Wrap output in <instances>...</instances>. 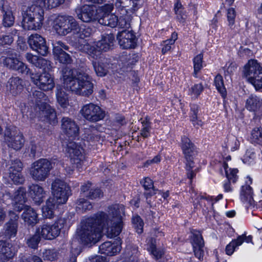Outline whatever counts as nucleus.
<instances>
[{
  "mask_svg": "<svg viewBox=\"0 0 262 262\" xmlns=\"http://www.w3.org/2000/svg\"><path fill=\"white\" fill-rule=\"evenodd\" d=\"M102 194V192L99 189H91L86 196L90 199H95L101 198Z\"/></svg>",
  "mask_w": 262,
  "mask_h": 262,
  "instance_id": "13d9d810",
  "label": "nucleus"
},
{
  "mask_svg": "<svg viewBox=\"0 0 262 262\" xmlns=\"http://www.w3.org/2000/svg\"><path fill=\"white\" fill-rule=\"evenodd\" d=\"M29 194L34 203L38 205L43 202L47 195L43 187L37 184H33L29 186Z\"/></svg>",
  "mask_w": 262,
  "mask_h": 262,
  "instance_id": "393cba45",
  "label": "nucleus"
},
{
  "mask_svg": "<svg viewBox=\"0 0 262 262\" xmlns=\"http://www.w3.org/2000/svg\"><path fill=\"white\" fill-rule=\"evenodd\" d=\"M203 90V86L202 84H195L189 90V94L192 97L196 98Z\"/></svg>",
  "mask_w": 262,
  "mask_h": 262,
  "instance_id": "864d4df0",
  "label": "nucleus"
},
{
  "mask_svg": "<svg viewBox=\"0 0 262 262\" xmlns=\"http://www.w3.org/2000/svg\"><path fill=\"white\" fill-rule=\"evenodd\" d=\"M91 34V30L89 28L85 27H80L78 25V29L76 31H74L73 35L76 39H84L85 38L90 37Z\"/></svg>",
  "mask_w": 262,
  "mask_h": 262,
  "instance_id": "79ce46f5",
  "label": "nucleus"
},
{
  "mask_svg": "<svg viewBox=\"0 0 262 262\" xmlns=\"http://www.w3.org/2000/svg\"><path fill=\"white\" fill-rule=\"evenodd\" d=\"M214 84L217 91L221 93L223 97L226 94V91L225 88L223 79L221 75H217L214 78Z\"/></svg>",
  "mask_w": 262,
  "mask_h": 262,
  "instance_id": "49530a36",
  "label": "nucleus"
},
{
  "mask_svg": "<svg viewBox=\"0 0 262 262\" xmlns=\"http://www.w3.org/2000/svg\"><path fill=\"white\" fill-rule=\"evenodd\" d=\"M24 85V81L18 77H13L7 82V91L13 96H16L21 92Z\"/></svg>",
  "mask_w": 262,
  "mask_h": 262,
  "instance_id": "c756f323",
  "label": "nucleus"
},
{
  "mask_svg": "<svg viewBox=\"0 0 262 262\" xmlns=\"http://www.w3.org/2000/svg\"><path fill=\"white\" fill-rule=\"evenodd\" d=\"M60 204L51 198L46 201V205L42 207V214L44 217L51 219L54 215V210Z\"/></svg>",
  "mask_w": 262,
  "mask_h": 262,
  "instance_id": "c9c22d12",
  "label": "nucleus"
},
{
  "mask_svg": "<svg viewBox=\"0 0 262 262\" xmlns=\"http://www.w3.org/2000/svg\"><path fill=\"white\" fill-rule=\"evenodd\" d=\"M52 193L53 197L51 198L58 204H64L72 194L70 186L64 181L56 179L52 183Z\"/></svg>",
  "mask_w": 262,
  "mask_h": 262,
  "instance_id": "9d476101",
  "label": "nucleus"
},
{
  "mask_svg": "<svg viewBox=\"0 0 262 262\" xmlns=\"http://www.w3.org/2000/svg\"><path fill=\"white\" fill-rule=\"evenodd\" d=\"M64 0H38V3L45 8H53L63 3Z\"/></svg>",
  "mask_w": 262,
  "mask_h": 262,
  "instance_id": "c03bdc74",
  "label": "nucleus"
},
{
  "mask_svg": "<svg viewBox=\"0 0 262 262\" xmlns=\"http://www.w3.org/2000/svg\"><path fill=\"white\" fill-rule=\"evenodd\" d=\"M227 19L229 22V25L232 26L234 24L236 12L234 8H230L227 10Z\"/></svg>",
  "mask_w": 262,
  "mask_h": 262,
  "instance_id": "5fc2aeb1",
  "label": "nucleus"
},
{
  "mask_svg": "<svg viewBox=\"0 0 262 262\" xmlns=\"http://www.w3.org/2000/svg\"><path fill=\"white\" fill-rule=\"evenodd\" d=\"M42 257L44 260L52 261L56 257V254L53 250H45L42 253Z\"/></svg>",
  "mask_w": 262,
  "mask_h": 262,
  "instance_id": "4d7b16f0",
  "label": "nucleus"
},
{
  "mask_svg": "<svg viewBox=\"0 0 262 262\" xmlns=\"http://www.w3.org/2000/svg\"><path fill=\"white\" fill-rule=\"evenodd\" d=\"M10 221L7 222L4 227L3 231L0 233L1 235H4L7 238L14 237L17 231L18 224L17 222L18 218V215L13 211H9Z\"/></svg>",
  "mask_w": 262,
  "mask_h": 262,
  "instance_id": "5701e85b",
  "label": "nucleus"
},
{
  "mask_svg": "<svg viewBox=\"0 0 262 262\" xmlns=\"http://www.w3.org/2000/svg\"><path fill=\"white\" fill-rule=\"evenodd\" d=\"M26 190L24 188L20 187L16 191L13 196V206L14 209L17 211H21L24 208V203L26 201Z\"/></svg>",
  "mask_w": 262,
  "mask_h": 262,
  "instance_id": "c85d7f7f",
  "label": "nucleus"
},
{
  "mask_svg": "<svg viewBox=\"0 0 262 262\" xmlns=\"http://www.w3.org/2000/svg\"><path fill=\"white\" fill-rule=\"evenodd\" d=\"M108 214L103 212L97 213L82 223L78 235L84 244H95L102 237V231L107 229L108 236H118L122 229V215L124 207L122 204H114L108 208Z\"/></svg>",
  "mask_w": 262,
  "mask_h": 262,
  "instance_id": "f257e3e1",
  "label": "nucleus"
},
{
  "mask_svg": "<svg viewBox=\"0 0 262 262\" xmlns=\"http://www.w3.org/2000/svg\"><path fill=\"white\" fill-rule=\"evenodd\" d=\"M5 139L8 146L15 150L20 149L24 143L23 135L20 133L15 134L14 132H7L5 134Z\"/></svg>",
  "mask_w": 262,
  "mask_h": 262,
  "instance_id": "b1692460",
  "label": "nucleus"
},
{
  "mask_svg": "<svg viewBox=\"0 0 262 262\" xmlns=\"http://www.w3.org/2000/svg\"><path fill=\"white\" fill-rule=\"evenodd\" d=\"M21 217L26 224L32 226L36 225L39 221L35 210L29 206L25 208Z\"/></svg>",
  "mask_w": 262,
  "mask_h": 262,
  "instance_id": "2f4dec72",
  "label": "nucleus"
},
{
  "mask_svg": "<svg viewBox=\"0 0 262 262\" xmlns=\"http://www.w3.org/2000/svg\"><path fill=\"white\" fill-rule=\"evenodd\" d=\"M191 244L195 256L200 260H202L204 255V241L199 232L193 234Z\"/></svg>",
  "mask_w": 262,
  "mask_h": 262,
  "instance_id": "bb28decb",
  "label": "nucleus"
},
{
  "mask_svg": "<svg viewBox=\"0 0 262 262\" xmlns=\"http://www.w3.org/2000/svg\"><path fill=\"white\" fill-rule=\"evenodd\" d=\"M85 262H107V260L105 257L100 255H96L94 256H90L88 258H86Z\"/></svg>",
  "mask_w": 262,
  "mask_h": 262,
  "instance_id": "680f3d73",
  "label": "nucleus"
},
{
  "mask_svg": "<svg viewBox=\"0 0 262 262\" xmlns=\"http://www.w3.org/2000/svg\"><path fill=\"white\" fill-rule=\"evenodd\" d=\"M66 223L64 219H59L53 224H43L37 229V233L45 239H53L59 235Z\"/></svg>",
  "mask_w": 262,
  "mask_h": 262,
  "instance_id": "9b49d317",
  "label": "nucleus"
},
{
  "mask_svg": "<svg viewBox=\"0 0 262 262\" xmlns=\"http://www.w3.org/2000/svg\"><path fill=\"white\" fill-rule=\"evenodd\" d=\"M20 262H42L41 259L36 255L23 256Z\"/></svg>",
  "mask_w": 262,
  "mask_h": 262,
  "instance_id": "6e6d98bb",
  "label": "nucleus"
},
{
  "mask_svg": "<svg viewBox=\"0 0 262 262\" xmlns=\"http://www.w3.org/2000/svg\"><path fill=\"white\" fill-rule=\"evenodd\" d=\"M117 39L119 45L123 49L134 48L136 46V36L131 31L125 30L119 32Z\"/></svg>",
  "mask_w": 262,
  "mask_h": 262,
  "instance_id": "aec40b11",
  "label": "nucleus"
},
{
  "mask_svg": "<svg viewBox=\"0 0 262 262\" xmlns=\"http://www.w3.org/2000/svg\"><path fill=\"white\" fill-rule=\"evenodd\" d=\"M27 60L35 67L42 69L43 70H49L51 68V62L42 58H38L31 53L26 54Z\"/></svg>",
  "mask_w": 262,
  "mask_h": 262,
  "instance_id": "473e14b6",
  "label": "nucleus"
},
{
  "mask_svg": "<svg viewBox=\"0 0 262 262\" xmlns=\"http://www.w3.org/2000/svg\"><path fill=\"white\" fill-rule=\"evenodd\" d=\"M203 54L200 53L195 56L193 58V68H194V76L196 77L197 73L201 70L203 67Z\"/></svg>",
  "mask_w": 262,
  "mask_h": 262,
  "instance_id": "de8ad7c7",
  "label": "nucleus"
},
{
  "mask_svg": "<svg viewBox=\"0 0 262 262\" xmlns=\"http://www.w3.org/2000/svg\"><path fill=\"white\" fill-rule=\"evenodd\" d=\"M51 68L49 70H43L44 72L40 75L34 73L30 74L32 82L42 90H51L55 86L53 78L49 73Z\"/></svg>",
  "mask_w": 262,
  "mask_h": 262,
  "instance_id": "ddd939ff",
  "label": "nucleus"
},
{
  "mask_svg": "<svg viewBox=\"0 0 262 262\" xmlns=\"http://www.w3.org/2000/svg\"><path fill=\"white\" fill-rule=\"evenodd\" d=\"M13 41V38L10 35H3L0 36V44L2 45H10Z\"/></svg>",
  "mask_w": 262,
  "mask_h": 262,
  "instance_id": "bf43d9fd",
  "label": "nucleus"
},
{
  "mask_svg": "<svg viewBox=\"0 0 262 262\" xmlns=\"http://www.w3.org/2000/svg\"><path fill=\"white\" fill-rule=\"evenodd\" d=\"M66 151L70 158L71 162L76 165V167L78 169L81 168L85 158L82 152V148L76 142L70 141L67 145Z\"/></svg>",
  "mask_w": 262,
  "mask_h": 262,
  "instance_id": "4468645a",
  "label": "nucleus"
},
{
  "mask_svg": "<svg viewBox=\"0 0 262 262\" xmlns=\"http://www.w3.org/2000/svg\"><path fill=\"white\" fill-rule=\"evenodd\" d=\"M16 254V250L11 243L0 241V260L7 262L12 259Z\"/></svg>",
  "mask_w": 262,
  "mask_h": 262,
  "instance_id": "cd10ccee",
  "label": "nucleus"
},
{
  "mask_svg": "<svg viewBox=\"0 0 262 262\" xmlns=\"http://www.w3.org/2000/svg\"><path fill=\"white\" fill-rule=\"evenodd\" d=\"M92 64L98 76H104L108 72L110 64L106 59H101L98 61H93Z\"/></svg>",
  "mask_w": 262,
  "mask_h": 262,
  "instance_id": "f704fd0d",
  "label": "nucleus"
},
{
  "mask_svg": "<svg viewBox=\"0 0 262 262\" xmlns=\"http://www.w3.org/2000/svg\"><path fill=\"white\" fill-rule=\"evenodd\" d=\"M143 127L140 131V135L143 138H148L150 136L151 129L150 123L149 119L146 118L142 122Z\"/></svg>",
  "mask_w": 262,
  "mask_h": 262,
  "instance_id": "09e8293b",
  "label": "nucleus"
},
{
  "mask_svg": "<svg viewBox=\"0 0 262 262\" xmlns=\"http://www.w3.org/2000/svg\"><path fill=\"white\" fill-rule=\"evenodd\" d=\"M80 113L84 118L91 122H97L103 119L105 116L104 112L101 108L92 103L82 106Z\"/></svg>",
  "mask_w": 262,
  "mask_h": 262,
  "instance_id": "f8f14e48",
  "label": "nucleus"
},
{
  "mask_svg": "<svg viewBox=\"0 0 262 262\" xmlns=\"http://www.w3.org/2000/svg\"><path fill=\"white\" fill-rule=\"evenodd\" d=\"M28 43L34 51L42 56H45L48 52L46 40L41 35L38 34L31 35L28 39Z\"/></svg>",
  "mask_w": 262,
  "mask_h": 262,
  "instance_id": "f3484780",
  "label": "nucleus"
},
{
  "mask_svg": "<svg viewBox=\"0 0 262 262\" xmlns=\"http://www.w3.org/2000/svg\"><path fill=\"white\" fill-rule=\"evenodd\" d=\"M250 139L253 143L262 145V128H254L251 133Z\"/></svg>",
  "mask_w": 262,
  "mask_h": 262,
  "instance_id": "ea45409f",
  "label": "nucleus"
},
{
  "mask_svg": "<svg viewBox=\"0 0 262 262\" xmlns=\"http://www.w3.org/2000/svg\"><path fill=\"white\" fill-rule=\"evenodd\" d=\"M114 6L112 4H106L100 7V10L103 13L102 15H105L110 14Z\"/></svg>",
  "mask_w": 262,
  "mask_h": 262,
  "instance_id": "e2e57ef3",
  "label": "nucleus"
},
{
  "mask_svg": "<svg viewBox=\"0 0 262 262\" xmlns=\"http://www.w3.org/2000/svg\"><path fill=\"white\" fill-rule=\"evenodd\" d=\"M132 222L136 232L140 234L143 232L144 223L139 216H135L133 217Z\"/></svg>",
  "mask_w": 262,
  "mask_h": 262,
  "instance_id": "3c124183",
  "label": "nucleus"
},
{
  "mask_svg": "<svg viewBox=\"0 0 262 262\" xmlns=\"http://www.w3.org/2000/svg\"><path fill=\"white\" fill-rule=\"evenodd\" d=\"M40 236L36 232L34 235L28 239L27 242L28 246L31 248H36L40 241Z\"/></svg>",
  "mask_w": 262,
  "mask_h": 262,
  "instance_id": "603ef678",
  "label": "nucleus"
},
{
  "mask_svg": "<svg viewBox=\"0 0 262 262\" xmlns=\"http://www.w3.org/2000/svg\"><path fill=\"white\" fill-rule=\"evenodd\" d=\"M223 170L228 181H231L232 183H235L237 181L238 171L237 169L229 168L226 163H224L221 170L223 171Z\"/></svg>",
  "mask_w": 262,
  "mask_h": 262,
  "instance_id": "4c0bfd02",
  "label": "nucleus"
},
{
  "mask_svg": "<svg viewBox=\"0 0 262 262\" xmlns=\"http://www.w3.org/2000/svg\"><path fill=\"white\" fill-rule=\"evenodd\" d=\"M53 52L54 57L60 63L69 64L72 61L70 56L64 50H68L69 47L61 41H57L53 43Z\"/></svg>",
  "mask_w": 262,
  "mask_h": 262,
  "instance_id": "2eb2a0df",
  "label": "nucleus"
},
{
  "mask_svg": "<svg viewBox=\"0 0 262 262\" xmlns=\"http://www.w3.org/2000/svg\"><path fill=\"white\" fill-rule=\"evenodd\" d=\"M147 249L150 254L156 259L161 258L163 254L162 250L156 248V240L153 238H151L149 240V247L147 248Z\"/></svg>",
  "mask_w": 262,
  "mask_h": 262,
  "instance_id": "37998d69",
  "label": "nucleus"
},
{
  "mask_svg": "<svg viewBox=\"0 0 262 262\" xmlns=\"http://www.w3.org/2000/svg\"><path fill=\"white\" fill-rule=\"evenodd\" d=\"M99 249L101 253L112 256L121 250V246L117 244H112L111 242H106L99 246Z\"/></svg>",
  "mask_w": 262,
  "mask_h": 262,
  "instance_id": "72a5a7b5",
  "label": "nucleus"
},
{
  "mask_svg": "<svg viewBox=\"0 0 262 262\" xmlns=\"http://www.w3.org/2000/svg\"><path fill=\"white\" fill-rule=\"evenodd\" d=\"M141 183L144 189L146 190L154 189V187L153 181L148 177L145 178Z\"/></svg>",
  "mask_w": 262,
  "mask_h": 262,
  "instance_id": "052dcab7",
  "label": "nucleus"
},
{
  "mask_svg": "<svg viewBox=\"0 0 262 262\" xmlns=\"http://www.w3.org/2000/svg\"><path fill=\"white\" fill-rule=\"evenodd\" d=\"M3 63L9 69L17 71L23 74H28L30 70L26 64L16 58V54H12L8 57H5Z\"/></svg>",
  "mask_w": 262,
  "mask_h": 262,
  "instance_id": "412c9836",
  "label": "nucleus"
},
{
  "mask_svg": "<svg viewBox=\"0 0 262 262\" xmlns=\"http://www.w3.org/2000/svg\"><path fill=\"white\" fill-rule=\"evenodd\" d=\"M77 208L82 211L89 210L92 208L91 203L83 198L79 199L77 202Z\"/></svg>",
  "mask_w": 262,
  "mask_h": 262,
  "instance_id": "8fccbe9b",
  "label": "nucleus"
},
{
  "mask_svg": "<svg viewBox=\"0 0 262 262\" xmlns=\"http://www.w3.org/2000/svg\"><path fill=\"white\" fill-rule=\"evenodd\" d=\"M62 79L64 87L76 94L88 96L93 92L91 78L87 74L76 70L65 69Z\"/></svg>",
  "mask_w": 262,
  "mask_h": 262,
  "instance_id": "f03ea898",
  "label": "nucleus"
},
{
  "mask_svg": "<svg viewBox=\"0 0 262 262\" xmlns=\"http://www.w3.org/2000/svg\"><path fill=\"white\" fill-rule=\"evenodd\" d=\"M248 179L246 184L242 186L240 197L241 200L245 203H247L249 207H254L255 206V202L253 199V191L250 184L252 183V179L250 177H247Z\"/></svg>",
  "mask_w": 262,
  "mask_h": 262,
  "instance_id": "a878e982",
  "label": "nucleus"
},
{
  "mask_svg": "<svg viewBox=\"0 0 262 262\" xmlns=\"http://www.w3.org/2000/svg\"><path fill=\"white\" fill-rule=\"evenodd\" d=\"M43 6L34 0L33 4L28 7L23 14V27L25 29L37 30L41 28L44 19Z\"/></svg>",
  "mask_w": 262,
  "mask_h": 262,
  "instance_id": "20e7f679",
  "label": "nucleus"
},
{
  "mask_svg": "<svg viewBox=\"0 0 262 262\" xmlns=\"http://www.w3.org/2000/svg\"><path fill=\"white\" fill-rule=\"evenodd\" d=\"M118 16L114 14L102 15L99 19V23L104 26H110L114 28L117 26L118 24Z\"/></svg>",
  "mask_w": 262,
  "mask_h": 262,
  "instance_id": "e433bc0d",
  "label": "nucleus"
},
{
  "mask_svg": "<svg viewBox=\"0 0 262 262\" xmlns=\"http://www.w3.org/2000/svg\"><path fill=\"white\" fill-rule=\"evenodd\" d=\"M75 12L78 18L83 22L89 23L96 18V7L91 5H83L76 8Z\"/></svg>",
  "mask_w": 262,
  "mask_h": 262,
  "instance_id": "a211bd4d",
  "label": "nucleus"
},
{
  "mask_svg": "<svg viewBox=\"0 0 262 262\" xmlns=\"http://www.w3.org/2000/svg\"><path fill=\"white\" fill-rule=\"evenodd\" d=\"M53 164L47 159H40L31 165L29 173L35 181H44L49 176Z\"/></svg>",
  "mask_w": 262,
  "mask_h": 262,
  "instance_id": "6e6552de",
  "label": "nucleus"
},
{
  "mask_svg": "<svg viewBox=\"0 0 262 262\" xmlns=\"http://www.w3.org/2000/svg\"><path fill=\"white\" fill-rule=\"evenodd\" d=\"M186 164V169L187 170V177L190 180H191L195 176V173L193 170H192V168L194 167V162H193V166L191 167H190L189 165L187 166V163Z\"/></svg>",
  "mask_w": 262,
  "mask_h": 262,
  "instance_id": "338daca9",
  "label": "nucleus"
},
{
  "mask_svg": "<svg viewBox=\"0 0 262 262\" xmlns=\"http://www.w3.org/2000/svg\"><path fill=\"white\" fill-rule=\"evenodd\" d=\"M181 147L187 161V165L192 167L193 158L196 152L193 144L189 138L184 136L182 138Z\"/></svg>",
  "mask_w": 262,
  "mask_h": 262,
  "instance_id": "4be33fe9",
  "label": "nucleus"
},
{
  "mask_svg": "<svg viewBox=\"0 0 262 262\" xmlns=\"http://www.w3.org/2000/svg\"><path fill=\"white\" fill-rule=\"evenodd\" d=\"M191 121L192 122L193 126L196 128H199L203 125V122L198 119V117L196 116H191Z\"/></svg>",
  "mask_w": 262,
  "mask_h": 262,
  "instance_id": "0e129e2a",
  "label": "nucleus"
},
{
  "mask_svg": "<svg viewBox=\"0 0 262 262\" xmlns=\"http://www.w3.org/2000/svg\"><path fill=\"white\" fill-rule=\"evenodd\" d=\"M35 102L34 107L35 116L42 121L55 124L57 122L55 111L50 105L47 104L46 96L41 91H35L33 94Z\"/></svg>",
  "mask_w": 262,
  "mask_h": 262,
  "instance_id": "7ed1b4c3",
  "label": "nucleus"
},
{
  "mask_svg": "<svg viewBox=\"0 0 262 262\" xmlns=\"http://www.w3.org/2000/svg\"><path fill=\"white\" fill-rule=\"evenodd\" d=\"M172 44H170L168 40H166L163 41V47L162 49V52L163 54L166 53L167 51L171 49V46Z\"/></svg>",
  "mask_w": 262,
  "mask_h": 262,
  "instance_id": "774afa93",
  "label": "nucleus"
},
{
  "mask_svg": "<svg viewBox=\"0 0 262 262\" xmlns=\"http://www.w3.org/2000/svg\"><path fill=\"white\" fill-rule=\"evenodd\" d=\"M243 242V236H238L236 239L232 240L226 246L225 249L226 253L228 255H232L236 248L241 246Z\"/></svg>",
  "mask_w": 262,
  "mask_h": 262,
  "instance_id": "58836bf2",
  "label": "nucleus"
},
{
  "mask_svg": "<svg viewBox=\"0 0 262 262\" xmlns=\"http://www.w3.org/2000/svg\"><path fill=\"white\" fill-rule=\"evenodd\" d=\"M51 22L54 31L60 36H66L67 34L76 31L78 27V23L75 19L70 15H56L51 16L48 19Z\"/></svg>",
  "mask_w": 262,
  "mask_h": 262,
  "instance_id": "423d86ee",
  "label": "nucleus"
},
{
  "mask_svg": "<svg viewBox=\"0 0 262 262\" xmlns=\"http://www.w3.org/2000/svg\"><path fill=\"white\" fill-rule=\"evenodd\" d=\"M56 89V95L57 102L61 107H65L68 103L67 95L60 86H57Z\"/></svg>",
  "mask_w": 262,
  "mask_h": 262,
  "instance_id": "a19ab883",
  "label": "nucleus"
},
{
  "mask_svg": "<svg viewBox=\"0 0 262 262\" xmlns=\"http://www.w3.org/2000/svg\"><path fill=\"white\" fill-rule=\"evenodd\" d=\"M61 129L62 133L69 138H76L78 136L79 128L72 119L64 117L61 120Z\"/></svg>",
  "mask_w": 262,
  "mask_h": 262,
  "instance_id": "dca6fc26",
  "label": "nucleus"
},
{
  "mask_svg": "<svg viewBox=\"0 0 262 262\" xmlns=\"http://www.w3.org/2000/svg\"><path fill=\"white\" fill-rule=\"evenodd\" d=\"M243 75L256 90L262 89V67L256 60H250L245 65Z\"/></svg>",
  "mask_w": 262,
  "mask_h": 262,
  "instance_id": "0eeeda50",
  "label": "nucleus"
},
{
  "mask_svg": "<svg viewBox=\"0 0 262 262\" xmlns=\"http://www.w3.org/2000/svg\"><path fill=\"white\" fill-rule=\"evenodd\" d=\"M177 18L180 23H184L187 18V15L185 11H183L180 13H176Z\"/></svg>",
  "mask_w": 262,
  "mask_h": 262,
  "instance_id": "69168bd1",
  "label": "nucleus"
},
{
  "mask_svg": "<svg viewBox=\"0 0 262 262\" xmlns=\"http://www.w3.org/2000/svg\"><path fill=\"white\" fill-rule=\"evenodd\" d=\"M23 164L21 161L16 159L11 162V164L9 168V178L14 184H22L25 179L21 174Z\"/></svg>",
  "mask_w": 262,
  "mask_h": 262,
  "instance_id": "6ab92c4d",
  "label": "nucleus"
},
{
  "mask_svg": "<svg viewBox=\"0 0 262 262\" xmlns=\"http://www.w3.org/2000/svg\"><path fill=\"white\" fill-rule=\"evenodd\" d=\"M116 1V7L120 14L117 26L121 28H129L132 19L131 14L138 9V4L134 1H132L130 3H128V6H124L120 1Z\"/></svg>",
  "mask_w": 262,
  "mask_h": 262,
  "instance_id": "1a4fd4ad",
  "label": "nucleus"
},
{
  "mask_svg": "<svg viewBox=\"0 0 262 262\" xmlns=\"http://www.w3.org/2000/svg\"><path fill=\"white\" fill-rule=\"evenodd\" d=\"M14 22V17L12 12L9 9H7L3 14V24L5 27H10L12 26Z\"/></svg>",
  "mask_w": 262,
  "mask_h": 262,
  "instance_id": "a18cd8bd",
  "label": "nucleus"
},
{
  "mask_svg": "<svg viewBox=\"0 0 262 262\" xmlns=\"http://www.w3.org/2000/svg\"><path fill=\"white\" fill-rule=\"evenodd\" d=\"M246 108L251 112H254L258 115L261 113L262 115V102L260 99L254 95H251L246 100Z\"/></svg>",
  "mask_w": 262,
  "mask_h": 262,
  "instance_id": "7c9ffc66",
  "label": "nucleus"
},
{
  "mask_svg": "<svg viewBox=\"0 0 262 262\" xmlns=\"http://www.w3.org/2000/svg\"><path fill=\"white\" fill-rule=\"evenodd\" d=\"M115 37L113 34L110 33L103 36L102 39L94 42L92 39H85L81 43L80 50L86 53L94 59H97L100 55L101 51H107L109 50L114 45Z\"/></svg>",
  "mask_w": 262,
  "mask_h": 262,
  "instance_id": "39448f33",
  "label": "nucleus"
}]
</instances>
